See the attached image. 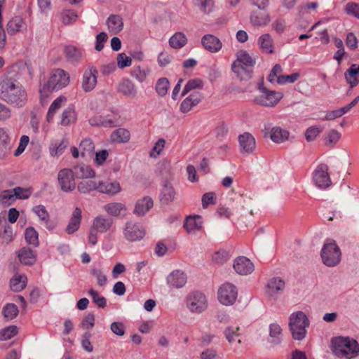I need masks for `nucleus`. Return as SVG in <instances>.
<instances>
[{"label":"nucleus","mask_w":359,"mask_h":359,"mask_svg":"<svg viewBox=\"0 0 359 359\" xmlns=\"http://www.w3.org/2000/svg\"><path fill=\"white\" fill-rule=\"evenodd\" d=\"M153 205L151 198L144 196L136 202L133 213L140 217L143 216L153 207Z\"/></svg>","instance_id":"nucleus-28"},{"label":"nucleus","mask_w":359,"mask_h":359,"mask_svg":"<svg viewBox=\"0 0 359 359\" xmlns=\"http://www.w3.org/2000/svg\"><path fill=\"white\" fill-rule=\"evenodd\" d=\"M116 90L118 93L130 98H134L137 95V87L129 79H123L118 83Z\"/></svg>","instance_id":"nucleus-19"},{"label":"nucleus","mask_w":359,"mask_h":359,"mask_svg":"<svg viewBox=\"0 0 359 359\" xmlns=\"http://www.w3.org/2000/svg\"><path fill=\"white\" fill-rule=\"evenodd\" d=\"M75 120V111L73 108L68 107L62 114L61 124L68 126Z\"/></svg>","instance_id":"nucleus-53"},{"label":"nucleus","mask_w":359,"mask_h":359,"mask_svg":"<svg viewBox=\"0 0 359 359\" xmlns=\"http://www.w3.org/2000/svg\"><path fill=\"white\" fill-rule=\"evenodd\" d=\"M344 77L351 88L355 87L359 83V65H351L345 72Z\"/></svg>","instance_id":"nucleus-29"},{"label":"nucleus","mask_w":359,"mask_h":359,"mask_svg":"<svg viewBox=\"0 0 359 359\" xmlns=\"http://www.w3.org/2000/svg\"><path fill=\"white\" fill-rule=\"evenodd\" d=\"M27 284V277L25 275H15L11 279L10 286L11 290L19 292L23 290Z\"/></svg>","instance_id":"nucleus-41"},{"label":"nucleus","mask_w":359,"mask_h":359,"mask_svg":"<svg viewBox=\"0 0 359 359\" xmlns=\"http://www.w3.org/2000/svg\"><path fill=\"white\" fill-rule=\"evenodd\" d=\"M239 330L238 327H228L224 330V335L227 341L232 345L235 346V348L238 347V344L241 343V339H240V334L237 332Z\"/></svg>","instance_id":"nucleus-38"},{"label":"nucleus","mask_w":359,"mask_h":359,"mask_svg":"<svg viewBox=\"0 0 359 359\" xmlns=\"http://www.w3.org/2000/svg\"><path fill=\"white\" fill-rule=\"evenodd\" d=\"M72 170L75 177L79 179L93 178L95 176V172L90 166L83 163L74 166Z\"/></svg>","instance_id":"nucleus-32"},{"label":"nucleus","mask_w":359,"mask_h":359,"mask_svg":"<svg viewBox=\"0 0 359 359\" xmlns=\"http://www.w3.org/2000/svg\"><path fill=\"white\" fill-rule=\"evenodd\" d=\"M98 71L94 66L88 67L83 72L81 81V88L86 93L95 89L97 85Z\"/></svg>","instance_id":"nucleus-14"},{"label":"nucleus","mask_w":359,"mask_h":359,"mask_svg":"<svg viewBox=\"0 0 359 359\" xmlns=\"http://www.w3.org/2000/svg\"><path fill=\"white\" fill-rule=\"evenodd\" d=\"M310 322L306 315L301 311L294 312L289 317V328L294 340H303L307 333Z\"/></svg>","instance_id":"nucleus-3"},{"label":"nucleus","mask_w":359,"mask_h":359,"mask_svg":"<svg viewBox=\"0 0 359 359\" xmlns=\"http://www.w3.org/2000/svg\"><path fill=\"white\" fill-rule=\"evenodd\" d=\"M106 25L109 32L113 34H117L123 28V19L118 15H110L106 20Z\"/></svg>","instance_id":"nucleus-27"},{"label":"nucleus","mask_w":359,"mask_h":359,"mask_svg":"<svg viewBox=\"0 0 359 359\" xmlns=\"http://www.w3.org/2000/svg\"><path fill=\"white\" fill-rule=\"evenodd\" d=\"M81 210L80 208H76L72 212L69 222L66 228V232L68 234H72L76 232L81 224Z\"/></svg>","instance_id":"nucleus-31"},{"label":"nucleus","mask_w":359,"mask_h":359,"mask_svg":"<svg viewBox=\"0 0 359 359\" xmlns=\"http://www.w3.org/2000/svg\"><path fill=\"white\" fill-rule=\"evenodd\" d=\"M262 95L255 96L253 99L255 103L265 107H273L277 104L283 97L282 93L269 90L264 87L260 88Z\"/></svg>","instance_id":"nucleus-9"},{"label":"nucleus","mask_w":359,"mask_h":359,"mask_svg":"<svg viewBox=\"0 0 359 359\" xmlns=\"http://www.w3.org/2000/svg\"><path fill=\"white\" fill-rule=\"evenodd\" d=\"M187 43V38L182 32H176L169 39L170 46L175 49L184 47Z\"/></svg>","instance_id":"nucleus-39"},{"label":"nucleus","mask_w":359,"mask_h":359,"mask_svg":"<svg viewBox=\"0 0 359 359\" xmlns=\"http://www.w3.org/2000/svg\"><path fill=\"white\" fill-rule=\"evenodd\" d=\"M12 147V140L8 131L0 128V158H5L10 153Z\"/></svg>","instance_id":"nucleus-24"},{"label":"nucleus","mask_w":359,"mask_h":359,"mask_svg":"<svg viewBox=\"0 0 359 359\" xmlns=\"http://www.w3.org/2000/svg\"><path fill=\"white\" fill-rule=\"evenodd\" d=\"M269 332L268 342L272 346L279 345L283 340V333L280 325L277 323H271L269 327Z\"/></svg>","instance_id":"nucleus-26"},{"label":"nucleus","mask_w":359,"mask_h":359,"mask_svg":"<svg viewBox=\"0 0 359 359\" xmlns=\"http://www.w3.org/2000/svg\"><path fill=\"white\" fill-rule=\"evenodd\" d=\"M203 99V95L198 92L190 94L181 103L180 110L182 113L189 112L194 107L196 106Z\"/></svg>","instance_id":"nucleus-25"},{"label":"nucleus","mask_w":359,"mask_h":359,"mask_svg":"<svg viewBox=\"0 0 359 359\" xmlns=\"http://www.w3.org/2000/svg\"><path fill=\"white\" fill-rule=\"evenodd\" d=\"M104 210L111 216L118 217L122 210H126L125 205L121 203H110L104 206Z\"/></svg>","instance_id":"nucleus-45"},{"label":"nucleus","mask_w":359,"mask_h":359,"mask_svg":"<svg viewBox=\"0 0 359 359\" xmlns=\"http://www.w3.org/2000/svg\"><path fill=\"white\" fill-rule=\"evenodd\" d=\"M114 224V219L104 215H99L95 217L90 226L97 232L104 233L109 231Z\"/></svg>","instance_id":"nucleus-18"},{"label":"nucleus","mask_w":359,"mask_h":359,"mask_svg":"<svg viewBox=\"0 0 359 359\" xmlns=\"http://www.w3.org/2000/svg\"><path fill=\"white\" fill-rule=\"evenodd\" d=\"M20 262L25 265H33L36 262V257L34 252L27 248H22L19 253Z\"/></svg>","instance_id":"nucleus-37"},{"label":"nucleus","mask_w":359,"mask_h":359,"mask_svg":"<svg viewBox=\"0 0 359 359\" xmlns=\"http://www.w3.org/2000/svg\"><path fill=\"white\" fill-rule=\"evenodd\" d=\"M238 291L234 285L230 283L222 284L217 291L218 301L224 306L233 305L237 299Z\"/></svg>","instance_id":"nucleus-8"},{"label":"nucleus","mask_w":359,"mask_h":359,"mask_svg":"<svg viewBox=\"0 0 359 359\" xmlns=\"http://www.w3.org/2000/svg\"><path fill=\"white\" fill-rule=\"evenodd\" d=\"M38 232L33 227H29L25 230V238L26 241L35 247L39 245Z\"/></svg>","instance_id":"nucleus-47"},{"label":"nucleus","mask_w":359,"mask_h":359,"mask_svg":"<svg viewBox=\"0 0 359 359\" xmlns=\"http://www.w3.org/2000/svg\"><path fill=\"white\" fill-rule=\"evenodd\" d=\"M2 313L6 320H13L18 316V309L15 304H7L3 308Z\"/></svg>","instance_id":"nucleus-48"},{"label":"nucleus","mask_w":359,"mask_h":359,"mask_svg":"<svg viewBox=\"0 0 359 359\" xmlns=\"http://www.w3.org/2000/svg\"><path fill=\"white\" fill-rule=\"evenodd\" d=\"M299 77V74L297 72L290 75H280L278 76L276 82L280 85H283L285 83H293L298 79Z\"/></svg>","instance_id":"nucleus-59"},{"label":"nucleus","mask_w":359,"mask_h":359,"mask_svg":"<svg viewBox=\"0 0 359 359\" xmlns=\"http://www.w3.org/2000/svg\"><path fill=\"white\" fill-rule=\"evenodd\" d=\"M187 281V276L181 270H174L166 278L167 284L170 289H180L186 285Z\"/></svg>","instance_id":"nucleus-16"},{"label":"nucleus","mask_w":359,"mask_h":359,"mask_svg":"<svg viewBox=\"0 0 359 359\" xmlns=\"http://www.w3.org/2000/svg\"><path fill=\"white\" fill-rule=\"evenodd\" d=\"M24 26V22L20 16H15L11 18L7 24V32L11 34H15L21 30Z\"/></svg>","instance_id":"nucleus-40"},{"label":"nucleus","mask_w":359,"mask_h":359,"mask_svg":"<svg viewBox=\"0 0 359 359\" xmlns=\"http://www.w3.org/2000/svg\"><path fill=\"white\" fill-rule=\"evenodd\" d=\"M65 53L67 60L73 64L80 63L85 55L83 48L72 45L67 46L65 48Z\"/></svg>","instance_id":"nucleus-21"},{"label":"nucleus","mask_w":359,"mask_h":359,"mask_svg":"<svg viewBox=\"0 0 359 359\" xmlns=\"http://www.w3.org/2000/svg\"><path fill=\"white\" fill-rule=\"evenodd\" d=\"M33 212L38 216L41 222L48 230H53L55 227V224L50 220V215L43 205H38L32 208Z\"/></svg>","instance_id":"nucleus-23"},{"label":"nucleus","mask_w":359,"mask_h":359,"mask_svg":"<svg viewBox=\"0 0 359 359\" xmlns=\"http://www.w3.org/2000/svg\"><path fill=\"white\" fill-rule=\"evenodd\" d=\"M68 145L69 142L66 139L52 142L49 147L50 156H60L64 153Z\"/></svg>","instance_id":"nucleus-35"},{"label":"nucleus","mask_w":359,"mask_h":359,"mask_svg":"<svg viewBox=\"0 0 359 359\" xmlns=\"http://www.w3.org/2000/svg\"><path fill=\"white\" fill-rule=\"evenodd\" d=\"M203 48L210 53H217L221 50L222 43L221 41L212 34H205L201 39Z\"/></svg>","instance_id":"nucleus-22"},{"label":"nucleus","mask_w":359,"mask_h":359,"mask_svg":"<svg viewBox=\"0 0 359 359\" xmlns=\"http://www.w3.org/2000/svg\"><path fill=\"white\" fill-rule=\"evenodd\" d=\"M78 191L82 194H86L94 190L99 191V183L94 181H82L77 186Z\"/></svg>","instance_id":"nucleus-46"},{"label":"nucleus","mask_w":359,"mask_h":359,"mask_svg":"<svg viewBox=\"0 0 359 359\" xmlns=\"http://www.w3.org/2000/svg\"><path fill=\"white\" fill-rule=\"evenodd\" d=\"M79 149L81 151V156L84 158L86 156L93 154L95 149V144L90 138L83 140L80 144Z\"/></svg>","instance_id":"nucleus-43"},{"label":"nucleus","mask_w":359,"mask_h":359,"mask_svg":"<svg viewBox=\"0 0 359 359\" xmlns=\"http://www.w3.org/2000/svg\"><path fill=\"white\" fill-rule=\"evenodd\" d=\"M130 132L125 128H118L114 130L111 135L113 141L119 143L128 142L130 140Z\"/></svg>","instance_id":"nucleus-42"},{"label":"nucleus","mask_w":359,"mask_h":359,"mask_svg":"<svg viewBox=\"0 0 359 359\" xmlns=\"http://www.w3.org/2000/svg\"><path fill=\"white\" fill-rule=\"evenodd\" d=\"M285 288V283L280 277H272L269 278L265 285V292L267 296L273 299H277Z\"/></svg>","instance_id":"nucleus-12"},{"label":"nucleus","mask_w":359,"mask_h":359,"mask_svg":"<svg viewBox=\"0 0 359 359\" xmlns=\"http://www.w3.org/2000/svg\"><path fill=\"white\" fill-rule=\"evenodd\" d=\"M187 307L190 312L201 313L208 308V300L204 294L195 291L190 293L187 297Z\"/></svg>","instance_id":"nucleus-7"},{"label":"nucleus","mask_w":359,"mask_h":359,"mask_svg":"<svg viewBox=\"0 0 359 359\" xmlns=\"http://www.w3.org/2000/svg\"><path fill=\"white\" fill-rule=\"evenodd\" d=\"M78 15L72 10H65L62 13V21L65 25H69L76 21Z\"/></svg>","instance_id":"nucleus-60"},{"label":"nucleus","mask_w":359,"mask_h":359,"mask_svg":"<svg viewBox=\"0 0 359 359\" xmlns=\"http://www.w3.org/2000/svg\"><path fill=\"white\" fill-rule=\"evenodd\" d=\"M249 20L252 27L259 28L266 27L271 21L270 15L266 8H248Z\"/></svg>","instance_id":"nucleus-10"},{"label":"nucleus","mask_w":359,"mask_h":359,"mask_svg":"<svg viewBox=\"0 0 359 359\" xmlns=\"http://www.w3.org/2000/svg\"><path fill=\"white\" fill-rule=\"evenodd\" d=\"M0 97L6 102L18 107L23 106L27 101V94L22 86L11 79L0 81Z\"/></svg>","instance_id":"nucleus-1"},{"label":"nucleus","mask_w":359,"mask_h":359,"mask_svg":"<svg viewBox=\"0 0 359 359\" xmlns=\"http://www.w3.org/2000/svg\"><path fill=\"white\" fill-rule=\"evenodd\" d=\"M233 267L234 271L239 275L247 274V257L245 256L238 257L233 261Z\"/></svg>","instance_id":"nucleus-44"},{"label":"nucleus","mask_w":359,"mask_h":359,"mask_svg":"<svg viewBox=\"0 0 359 359\" xmlns=\"http://www.w3.org/2000/svg\"><path fill=\"white\" fill-rule=\"evenodd\" d=\"M69 83V74L63 69H55L52 71L50 79L43 84L40 91L59 90L67 86Z\"/></svg>","instance_id":"nucleus-4"},{"label":"nucleus","mask_w":359,"mask_h":359,"mask_svg":"<svg viewBox=\"0 0 359 359\" xmlns=\"http://www.w3.org/2000/svg\"><path fill=\"white\" fill-rule=\"evenodd\" d=\"M265 135H269L270 139L275 143L280 144L289 137V132L279 126L271 127V123H264Z\"/></svg>","instance_id":"nucleus-15"},{"label":"nucleus","mask_w":359,"mask_h":359,"mask_svg":"<svg viewBox=\"0 0 359 359\" xmlns=\"http://www.w3.org/2000/svg\"><path fill=\"white\" fill-rule=\"evenodd\" d=\"M175 197V191L170 182H165L161 191L160 200L163 204H169Z\"/></svg>","instance_id":"nucleus-34"},{"label":"nucleus","mask_w":359,"mask_h":359,"mask_svg":"<svg viewBox=\"0 0 359 359\" xmlns=\"http://www.w3.org/2000/svg\"><path fill=\"white\" fill-rule=\"evenodd\" d=\"M320 129L317 126L309 128L305 133V138L307 142L313 141L320 133Z\"/></svg>","instance_id":"nucleus-63"},{"label":"nucleus","mask_w":359,"mask_h":359,"mask_svg":"<svg viewBox=\"0 0 359 359\" xmlns=\"http://www.w3.org/2000/svg\"><path fill=\"white\" fill-rule=\"evenodd\" d=\"M125 238L130 241L141 240L144 236V231L133 222H128L124 229Z\"/></svg>","instance_id":"nucleus-17"},{"label":"nucleus","mask_w":359,"mask_h":359,"mask_svg":"<svg viewBox=\"0 0 359 359\" xmlns=\"http://www.w3.org/2000/svg\"><path fill=\"white\" fill-rule=\"evenodd\" d=\"M313 180L319 189H325L330 186L331 179L326 164L321 163L317 166L313 173Z\"/></svg>","instance_id":"nucleus-11"},{"label":"nucleus","mask_w":359,"mask_h":359,"mask_svg":"<svg viewBox=\"0 0 359 359\" xmlns=\"http://www.w3.org/2000/svg\"><path fill=\"white\" fill-rule=\"evenodd\" d=\"M117 65L119 68L123 69L131 65V59L128 57L124 53H120L117 55Z\"/></svg>","instance_id":"nucleus-64"},{"label":"nucleus","mask_w":359,"mask_h":359,"mask_svg":"<svg viewBox=\"0 0 359 359\" xmlns=\"http://www.w3.org/2000/svg\"><path fill=\"white\" fill-rule=\"evenodd\" d=\"M203 86V82L200 79L189 80L184 86L182 95L184 96L189 91L194 89H201Z\"/></svg>","instance_id":"nucleus-51"},{"label":"nucleus","mask_w":359,"mask_h":359,"mask_svg":"<svg viewBox=\"0 0 359 359\" xmlns=\"http://www.w3.org/2000/svg\"><path fill=\"white\" fill-rule=\"evenodd\" d=\"M261 50L264 53H273L274 49L273 41L269 34L261 35L257 40Z\"/></svg>","instance_id":"nucleus-33"},{"label":"nucleus","mask_w":359,"mask_h":359,"mask_svg":"<svg viewBox=\"0 0 359 359\" xmlns=\"http://www.w3.org/2000/svg\"><path fill=\"white\" fill-rule=\"evenodd\" d=\"M341 133L336 130H332L326 136L325 144L328 147H333L340 139Z\"/></svg>","instance_id":"nucleus-56"},{"label":"nucleus","mask_w":359,"mask_h":359,"mask_svg":"<svg viewBox=\"0 0 359 359\" xmlns=\"http://www.w3.org/2000/svg\"><path fill=\"white\" fill-rule=\"evenodd\" d=\"M88 294L90 295L93 302L99 307L104 309L107 306V299L104 297H101L99 295V293L93 290L90 289L88 290Z\"/></svg>","instance_id":"nucleus-54"},{"label":"nucleus","mask_w":359,"mask_h":359,"mask_svg":"<svg viewBox=\"0 0 359 359\" xmlns=\"http://www.w3.org/2000/svg\"><path fill=\"white\" fill-rule=\"evenodd\" d=\"M90 274L96 278L97 283L99 286L103 287L107 284V276L103 273V272L100 269L93 268L90 271Z\"/></svg>","instance_id":"nucleus-57"},{"label":"nucleus","mask_w":359,"mask_h":359,"mask_svg":"<svg viewBox=\"0 0 359 359\" xmlns=\"http://www.w3.org/2000/svg\"><path fill=\"white\" fill-rule=\"evenodd\" d=\"M15 198L18 199H27L32 194V190L29 188H23L17 187L13 189Z\"/></svg>","instance_id":"nucleus-58"},{"label":"nucleus","mask_w":359,"mask_h":359,"mask_svg":"<svg viewBox=\"0 0 359 359\" xmlns=\"http://www.w3.org/2000/svg\"><path fill=\"white\" fill-rule=\"evenodd\" d=\"M203 225L202 217L199 215L189 216L187 217L184 227L189 233H195L201 229Z\"/></svg>","instance_id":"nucleus-30"},{"label":"nucleus","mask_w":359,"mask_h":359,"mask_svg":"<svg viewBox=\"0 0 359 359\" xmlns=\"http://www.w3.org/2000/svg\"><path fill=\"white\" fill-rule=\"evenodd\" d=\"M170 86V83L168 79L161 78L156 83V90L158 95L163 97L167 94L168 90Z\"/></svg>","instance_id":"nucleus-50"},{"label":"nucleus","mask_w":359,"mask_h":359,"mask_svg":"<svg viewBox=\"0 0 359 359\" xmlns=\"http://www.w3.org/2000/svg\"><path fill=\"white\" fill-rule=\"evenodd\" d=\"M194 3L205 14L210 13L214 7L213 0H194Z\"/></svg>","instance_id":"nucleus-52"},{"label":"nucleus","mask_w":359,"mask_h":359,"mask_svg":"<svg viewBox=\"0 0 359 359\" xmlns=\"http://www.w3.org/2000/svg\"><path fill=\"white\" fill-rule=\"evenodd\" d=\"M345 11L349 15L359 19V4L354 2H349L345 6Z\"/></svg>","instance_id":"nucleus-62"},{"label":"nucleus","mask_w":359,"mask_h":359,"mask_svg":"<svg viewBox=\"0 0 359 359\" xmlns=\"http://www.w3.org/2000/svg\"><path fill=\"white\" fill-rule=\"evenodd\" d=\"M118 119L114 115L95 116L89 120V123L93 126H102L112 128L117 126Z\"/></svg>","instance_id":"nucleus-20"},{"label":"nucleus","mask_w":359,"mask_h":359,"mask_svg":"<svg viewBox=\"0 0 359 359\" xmlns=\"http://www.w3.org/2000/svg\"><path fill=\"white\" fill-rule=\"evenodd\" d=\"M75 175L72 169L64 168L57 174L61 189L65 192L72 191L76 188Z\"/></svg>","instance_id":"nucleus-13"},{"label":"nucleus","mask_w":359,"mask_h":359,"mask_svg":"<svg viewBox=\"0 0 359 359\" xmlns=\"http://www.w3.org/2000/svg\"><path fill=\"white\" fill-rule=\"evenodd\" d=\"M172 58L173 57L172 55L166 51H163L159 53L157 60L159 66L164 67L171 62Z\"/></svg>","instance_id":"nucleus-61"},{"label":"nucleus","mask_w":359,"mask_h":359,"mask_svg":"<svg viewBox=\"0 0 359 359\" xmlns=\"http://www.w3.org/2000/svg\"><path fill=\"white\" fill-rule=\"evenodd\" d=\"M18 329L15 325H11L0 330V340L6 341L14 336H15L18 333Z\"/></svg>","instance_id":"nucleus-49"},{"label":"nucleus","mask_w":359,"mask_h":359,"mask_svg":"<svg viewBox=\"0 0 359 359\" xmlns=\"http://www.w3.org/2000/svg\"><path fill=\"white\" fill-rule=\"evenodd\" d=\"M119 182H99V191L108 195L114 196L121 191Z\"/></svg>","instance_id":"nucleus-36"},{"label":"nucleus","mask_w":359,"mask_h":359,"mask_svg":"<svg viewBox=\"0 0 359 359\" xmlns=\"http://www.w3.org/2000/svg\"><path fill=\"white\" fill-rule=\"evenodd\" d=\"M331 349L339 358L353 359L359 356V344L350 337L338 336L332 338Z\"/></svg>","instance_id":"nucleus-2"},{"label":"nucleus","mask_w":359,"mask_h":359,"mask_svg":"<svg viewBox=\"0 0 359 359\" xmlns=\"http://www.w3.org/2000/svg\"><path fill=\"white\" fill-rule=\"evenodd\" d=\"M149 70L148 69H142L140 66L135 67L132 72L131 75L139 82L142 83L145 81Z\"/></svg>","instance_id":"nucleus-55"},{"label":"nucleus","mask_w":359,"mask_h":359,"mask_svg":"<svg viewBox=\"0 0 359 359\" xmlns=\"http://www.w3.org/2000/svg\"><path fill=\"white\" fill-rule=\"evenodd\" d=\"M236 59L231 65L233 78L243 81L247 79V51L240 50L235 53Z\"/></svg>","instance_id":"nucleus-6"},{"label":"nucleus","mask_w":359,"mask_h":359,"mask_svg":"<svg viewBox=\"0 0 359 359\" xmlns=\"http://www.w3.org/2000/svg\"><path fill=\"white\" fill-rule=\"evenodd\" d=\"M320 256L323 263L329 267L338 265L341 259V250L334 242L325 243L321 250Z\"/></svg>","instance_id":"nucleus-5"}]
</instances>
